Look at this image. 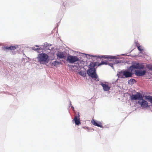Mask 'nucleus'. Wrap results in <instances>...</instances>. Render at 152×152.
I'll return each instance as SVG.
<instances>
[{
  "mask_svg": "<svg viewBox=\"0 0 152 152\" xmlns=\"http://www.w3.org/2000/svg\"><path fill=\"white\" fill-rule=\"evenodd\" d=\"M144 68V66L142 64L136 63L132 64L129 67V69L131 72L128 70L124 71V78L131 77L132 76L133 72H135V75L138 76H142L145 75L146 71L145 70H142Z\"/></svg>",
  "mask_w": 152,
  "mask_h": 152,
  "instance_id": "obj_1",
  "label": "nucleus"
},
{
  "mask_svg": "<svg viewBox=\"0 0 152 152\" xmlns=\"http://www.w3.org/2000/svg\"><path fill=\"white\" fill-rule=\"evenodd\" d=\"M107 64V63L103 61H102L100 63L97 62L92 63L89 65V69L87 71V73L89 76H90L92 78H94L96 81H98L99 79L96 74L95 67L96 66H99L102 65Z\"/></svg>",
  "mask_w": 152,
  "mask_h": 152,
  "instance_id": "obj_2",
  "label": "nucleus"
},
{
  "mask_svg": "<svg viewBox=\"0 0 152 152\" xmlns=\"http://www.w3.org/2000/svg\"><path fill=\"white\" fill-rule=\"evenodd\" d=\"M38 62L40 64H45L49 62V56L47 54L42 53L39 54L37 57Z\"/></svg>",
  "mask_w": 152,
  "mask_h": 152,
  "instance_id": "obj_3",
  "label": "nucleus"
},
{
  "mask_svg": "<svg viewBox=\"0 0 152 152\" xmlns=\"http://www.w3.org/2000/svg\"><path fill=\"white\" fill-rule=\"evenodd\" d=\"M79 61V58L77 56L69 55L67 56L66 61L72 64Z\"/></svg>",
  "mask_w": 152,
  "mask_h": 152,
  "instance_id": "obj_4",
  "label": "nucleus"
},
{
  "mask_svg": "<svg viewBox=\"0 0 152 152\" xmlns=\"http://www.w3.org/2000/svg\"><path fill=\"white\" fill-rule=\"evenodd\" d=\"M130 99L132 100H137L142 99L143 98L142 94L139 92L135 94H132L130 96Z\"/></svg>",
  "mask_w": 152,
  "mask_h": 152,
  "instance_id": "obj_5",
  "label": "nucleus"
},
{
  "mask_svg": "<svg viewBox=\"0 0 152 152\" xmlns=\"http://www.w3.org/2000/svg\"><path fill=\"white\" fill-rule=\"evenodd\" d=\"M137 103L142 108H145L148 107V103L143 99H140Z\"/></svg>",
  "mask_w": 152,
  "mask_h": 152,
  "instance_id": "obj_6",
  "label": "nucleus"
},
{
  "mask_svg": "<svg viewBox=\"0 0 152 152\" xmlns=\"http://www.w3.org/2000/svg\"><path fill=\"white\" fill-rule=\"evenodd\" d=\"M91 123L92 124L95 126L101 128H103V126L101 122L99 121H96L92 119L91 121Z\"/></svg>",
  "mask_w": 152,
  "mask_h": 152,
  "instance_id": "obj_7",
  "label": "nucleus"
},
{
  "mask_svg": "<svg viewBox=\"0 0 152 152\" xmlns=\"http://www.w3.org/2000/svg\"><path fill=\"white\" fill-rule=\"evenodd\" d=\"M100 84L102 86L104 91H108L110 90V87L108 85L103 83L102 82L100 83Z\"/></svg>",
  "mask_w": 152,
  "mask_h": 152,
  "instance_id": "obj_8",
  "label": "nucleus"
},
{
  "mask_svg": "<svg viewBox=\"0 0 152 152\" xmlns=\"http://www.w3.org/2000/svg\"><path fill=\"white\" fill-rule=\"evenodd\" d=\"M73 120L75 121V124L77 125H79L80 124V119L79 118V115H78L77 116H75Z\"/></svg>",
  "mask_w": 152,
  "mask_h": 152,
  "instance_id": "obj_9",
  "label": "nucleus"
},
{
  "mask_svg": "<svg viewBox=\"0 0 152 152\" xmlns=\"http://www.w3.org/2000/svg\"><path fill=\"white\" fill-rule=\"evenodd\" d=\"M57 56L60 58H64L65 57V53L63 52H58L57 53Z\"/></svg>",
  "mask_w": 152,
  "mask_h": 152,
  "instance_id": "obj_10",
  "label": "nucleus"
},
{
  "mask_svg": "<svg viewBox=\"0 0 152 152\" xmlns=\"http://www.w3.org/2000/svg\"><path fill=\"white\" fill-rule=\"evenodd\" d=\"M95 56L96 57H97L99 58H110V59H113L114 58L113 56Z\"/></svg>",
  "mask_w": 152,
  "mask_h": 152,
  "instance_id": "obj_11",
  "label": "nucleus"
},
{
  "mask_svg": "<svg viewBox=\"0 0 152 152\" xmlns=\"http://www.w3.org/2000/svg\"><path fill=\"white\" fill-rule=\"evenodd\" d=\"M124 71L119 72L118 74V76L119 78H124Z\"/></svg>",
  "mask_w": 152,
  "mask_h": 152,
  "instance_id": "obj_12",
  "label": "nucleus"
},
{
  "mask_svg": "<svg viewBox=\"0 0 152 152\" xmlns=\"http://www.w3.org/2000/svg\"><path fill=\"white\" fill-rule=\"evenodd\" d=\"M136 81L135 80L133 79H130L128 81V83L131 85H132L134 83H136Z\"/></svg>",
  "mask_w": 152,
  "mask_h": 152,
  "instance_id": "obj_13",
  "label": "nucleus"
},
{
  "mask_svg": "<svg viewBox=\"0 0 152 152\" xmlns=\"http://www.w3.org/2000/svg\"><path fill=\"white\" fill-rule=\"evenodd\" d=\"M61 64V61H54L52 63V64L55 66Z\"/></svg>",
  "mask_w": 152,
  "mask_h": 152,
  "instance_id": "obj_14",
  "label": "nucleus"
},
{
  "mask_svg": "<svg viewBox=\"0 0 152 152\" xmlns=\"http://www.w3.org/2000/svg\"><path fill=\"white\" fill-rule=\"evenodd\" d=\"M136 46L137 48L138 49L139 51H142L143 50L142 47L141 46L139 45V44L138 43H136Z\"/></svg>",
  "mask_w": 152,
  "mask_h": 152,
  "instance_id": "obj_15",
  "label": "nucleus"
},
{
  "mask_svg": "<svg viewBox=\"0 0 152 152\" xmlns=\"http://www.w3.org/2000/svg\"><path fill=\"white\" fill-rule=\"evenodd\" d=\"M79 74L83 77H85L86 75V72L83 71H81L79 72Z\"/></svg>",
  "mask_w": 152,
  "mask_h": 152,
  "instance_id": "obj_16",
  "label": "nucleus"
},
{
  "mask_svg": "<svg viewBox=\"0 0 152 152\" xmlns=\"http://www.w3.org/2000/svg\"><path fill=\"white\" fill-rule=\"evenodd\" d=\"M146 99L149 100L151 102H152V96H147L146 97Z\"/></svg>",
  "mask_w": 152,
  "mask_h": 152,
  "instance_id": "obj_17",
  "label": "nucleus"
},
{
  "mask_svg": "<svg viewBox=\"0 0 152 152\" xmlns=\"http://www.w3.org/2000/svg\"><path fill=\"white\" fill-rule=\"evenodd\" d=\"M18 47V46H11V50H14Z\"/></svg>",
  "mask_w": 152,
  "mask_h": 152,
  "instance_id": "obj_18",
  "label": "nucleus"
},
{
  "mask_svg": "<svg viewBox=\"0 0 152 152\" xmlns=\"http://www.w3.org/2000/svg\"><path fill=\"white\" fill-rule=\"evenodd\" d=\"M32 50H34L35 51H37L38 52H39V50L41 49V48H35L34 47H32Z\"/></svg>",
  "mask_w": 152,
  "mask_h": 152,
  "instance_id": "obj_19",
  "label": "nucleus"
},
{
  "mask_svg": "<svg viewBox=\"0 0 152 152\" xmlns=\"http://www.w3.org/2000/svg\"><path fill=\"white\" fill-rule=\"evenodd\" d=\"M147 67L149 70L152 71V66L148 65L147 66Z\"/></svg>",
  "mask_w": 152,
  "mask_h": 152,
  "instance_id": "obj_20",
  "label": "nucleus"
},
{
  "mask_svg": "<svg viewBox=\"0 0 152 152\" xmlns=\"http://www.w3.org/2000/svg\"><path fill=\"white\" fill-rule=\"evenodd\" d=\"M4 49L6 50H11V46H7L4 47Z\"/></svg>",
  "mask_w": 152,
  "mask_h": 152,
  "instance_id": "obj_21",
  "label": "nucleus"
},
{
  "mask_svg": "<svg viewBox=\"0 0 152 152\" xmlns=\"http://www.w3.org/2000/svg\"><path fill=\"white\" fill-rule=\"evenodd\" d=\"M105 62H106L107 63V64L106 65H108L110 66H111V67H113V64L112 63H107V62L105 61Z\"/></svg>",
  "mask_w": 152,
  "mask_h": 152,
  "instance_id": "obj_22",
  "label": "nucleus"
},
{
  "mask_svg": "<svg viewBox=\"0 0 152 152\" xmlns=\"http://www.w3.org/2000/svg\"><path fill=\"white\" fill-rule=\"evenodd\" d=\"M36 47H38V45H36Z\"/></svg>",
  "mask_w": 152,
  "mask_h": 152,
  "instance_id": "obj_23",
  "label": "nucleus"
}]
</instances>
